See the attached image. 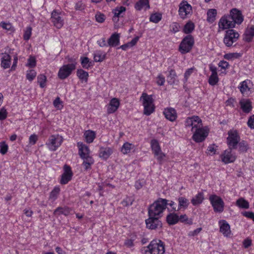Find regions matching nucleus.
Segmentation results:
<instances>
[{"label": "nucleus", "mask_w": 254, "mask_h": 254, "mask_svg": "<svg viewBox=\"0 0 254 254\" xmlns=\"http://www.w3.org/2000/svg\"><path fill=\"white\" fill-rule=\"evenodd\" d=\"M179 205L177 209L180 210L182 209H186L190 204L189 200L183 196L179 197L178 198Z\"/></svg>", "instance_id": "nucleus-25"}, {"label": "nucleus", "mask_w": 254, "mask_h": 254, "mask_svg": "<svg viewBox=\"0 0 254 254\" xmlns=\"http://www.w3.org/2000/svg\"><path fill=\"white\" fill-rule=\"evenodd\" d=\"M150 143L153 154L161 151L159 142L156 139H152Z\"/></svg>", "instance_id": "nucleus-43"}, {"label": "nucleus", "mask_w": 254, "mask_h": 254, "mask_svg": "<svg viewBox=\"0 0 254 254\" xmlns=\"http://www.w3.org/2000/svg\"><path fill=\"white\" fill-rule=\"evenodd\" d=\"M112 150L108 147H101L99 151V157L104 159H107L112 154Z\"/></svg>", "instance_id": "nucleus-30"}, {"label": "nucleus", "mask_w": 254, "mask_h": 254, "mask_svg": "<svg viewBox=\"0 0 254 254\" xmlns=\"http://www.w3.org/2000/svg\"><path fill=\"white\" fill-rule=\"evenodd\" d=\"M64 172L62 175L60 181V183L62 185L68 183L71 180L73 175L70 167L67 165H64Z\"/></svg>", "instance_id": "nucleus-15"}, {"label": "nucleus", "mask_w": 254, "mask_h": 254, "mask_svg": "<svg viewBox=\"0 0 254 254\" xmlns=\"http://www.w3.org/2000/svg\"><path fill=\"white\" fill-rule=\"evenodd\" d=\"M239 34L233 29H229L226 31L224 38V43L227 47L232 46L238 39Z\"/></svg>", "instance_id": "nucleus-7"}, {"label": "nucleus", "mask_w": 254, "mask_h": 254, "mask_svg": "<svg viewBox=\"0 0 254 254\" xmlns=\"http://www.w3.org/2000/svg\"><path fill=\"white\" fill-rule=\"evenodd\" d=\"M194 44V39L191 35L186 36L180 44L179 50L183 54L189 53L192 49Z\"/></svg>", "instance_id": "nucleus-4"}, {"label": "nucleus", "mask_w": 254, "mask_h": 254, "mask_svg": "<svg viewBox=\"0 0 254 254\" xmlns=\"http://www.w3.org/2000/svg\"><path fill=\"white\" fill-rule=\"evenodd\" d=\"M209 200L215 212H222L224 210V202L222 199L215 194L209 197Z\"/></svg>", "instance_id": "nucleus-5"}, {"label": "nucleus", "mask_w": 254, "mask_h": 254, "mask_svg": "<svg viewBox=\"0 0 254 254\" xmlns=\"http://www.w3.org/2000/svg\"><path fill=\"white\" fill-rule=\"evenodd\" d=\"M254 36V25H252L246 30L244 39L248 42H251Z\"/></svg>", "instance_id": "nucleus-26"}, {"label": "nucleus", "mask_w": 254, "mask_h": 254, "mask_svg": "<svg viewBox=\"0 0 254 254\" xmlns=\"http://www.w3.org/2000/svg\"><path fill=\"white\" fill-rule=\"evenodd\" d=\"M52 22L57 28H61L64 25V20L56 10H54L51 13Z\"/></svg>", "instance_id": "nucleus-16"}, {"label": "nucleus", "mask_w": 254, "mask_h": 254, "mask_svg": "<svg viewBox=\"0 0 254 254\" xmlns=\"http://www.w3.org/2000/svg\"><path fill=\"white\" fill-rule=\"evenodd\" d=\"M32 33V28L30 26L26 28L23 35V38L25 40H28L30 39Z\"/></svg>", "instance_id": "nucleus-58"}, {"label": "nucleus", "mask_w": 254, "mask_h": 254, "mask_svg": "<svg viewBox=\"0 0 254 254\" xmlns=\"http://www.w3.org/2000/svg\"><path fill=\"white\" fill-rule=\"evenodd\" d=\"M194 28V23L191 21L187 22L184 26L183 31L186 34H190L192 32Z\"/></svg>", "instance_id": "nucleus-44"}, {"label": "nucleus", "mask_w": 254, "mask_h": 254, "mask_svg": "<svg viewBox=\"0 0 254 254\" xmlns=\"http://www.w3.org/2000/svg\"><path fill=\"white\" fill-rule=\"evenodd\" d=\"M36 76V72L34 70H30L26 74V78L30 81H32Z\"/></svg>", "instance_id": "nucleus-56"}, {"label": "nucleus", "mask_w": 254, "mask_h": 254, "mask_svg": "<svg viewBox=\"0 0 254 254\" xmlns=\"http://www.w3.org/2000/svg\"><path fill=\"white\" fill-rule=\"evenodd\" d=\"M38 82L40 87L44 88L46 86L45 83L47 81V77L44 74H40L37 77Z\"/></svg>", "instance_id": "nucleus-50"}, {"label": "nucleus", "mask_w": 254, "mask_h": 254, "mask_svg": "<svg viewBox=\"0 0 254 254\" xmlns=\"http://www.w3.org/2000/svg\"><path fill=\"white\" fill-rule=\"evenodd\" d=\"M249 84H250V82L249 80L243 81L240 83L239 88L243 94H248L250 92V88L249 87Z\"/></svg>", "instance_id": "nucleus-28"}, {"label": "nucleus", "mask_w": 254, "mask_h": 254, "mask_svg": "<svg viewBox=\"0 0 254 254\" xmlns=\"http://www.w3.org/2000/svg\"><path fill=\"white\" fill-rule=\"evenodd\" d=\"M232 150L229 148L224 151L223 155H222V161L225 164L233 162L236 159V156L232 153Z\"/></svg>", "instance_id": "nucleus-17"}, {"label": "nucleus", "mask_w": 254, "mask_h": 254, "mask_svg": "<svg viewBox=\"0 0 254 254\" xmlns=\"http://www.w3.org/2000/svg\"><path fill=\"white\" fill-rule=\"evenodd\" d=\"M11 64V57L7 53L2 54V57L1 58V66L4 69L8 68Z\"/></svg>", "instance_id": "nucleus-23"}, {"label": "nucleus", "mask_w": 254, "mask_h": 254, "mask_svg": "<svg viewBox=\"0 0 254 254\" xmlns=\"http://www.w3.org/2000/svg\"><path fill=\"white\" fill-rule=\"evenodd\" d=\"M166 220L169 225H174L179 222V215L175 213H171L167 216Z\"/></svg>", "instance_id": "nucleus-27"}, {"label": "nucleus", "mask_w": 254, "mask_h": 254, "mask_svg": "<svg viewBox=\"0 0 254 254\" xmlns=\"http://www.w3.org/2000/svg\"><path fill=\"white\" fill-rule=\"evenodd\" d=\"M133 147V145L132 144L127 142L122 146L121 151L124 154H127L130 152Z\"/></svg>", "instance_id": "nucleus-45"}, {"label": "nucleus", "mask_w": 254, "mask_h": 254, "mask_svg": "<svg viewBox=\"0 0 254 254\" xmlns=\"http://www.w3.org/2000/svg\"><path fill=\"white\" fill-rule=\"evenodd\" d=\"M240 140V136L236 130H230L228 132L227 143L230 149H236Z\"/></svg>", "instance_id": "nucleus-8"}, {"label": "nucleus", "mask_w": 254, "mask_h": 254, "mask_svg": "<svg viewBox=\"0 0 254 254\" xmlns=\"http://www.w3.org/2000/svg\"><path fill=\"white\" fill-rule=\"evenodd\" d=\"M219 79L217 75H211L209 78L208 82L211 85H215L218 82Z\"/></svg>", "instance_id": "nucleus-53"}, {"label": "nucleus", "mask_w": 254, "mask_h": 254, "mask_svg": "<svg viewBox=\"0 0 254 254\" xmlns=\"http://www.w3.org/2000/svg\"><path fill=\"white\" fill-rule=\"evenodd\" d=\"M119 106L120 102L117 98H114L112 99L107 108L108 114H110L115 112L119 108Z\"/></svg>", "instance_id": "nucleus-20"}, {"label": "nucleus", "mask_w": 254, "mask_h": 254, "mask_svg": "<svg viewBox=\"0 0 254 254\" xmlns=\"http://www.w3.org/2000/svg\"><path fill=\"white\" fill-rule=\"evenodd\" d=\"M60 189L59 187H55L51 192L49 196V199L52 201H55L58 197L60 193Z\"/></svg>", "instance_id": "nucleus-46"}, {"label": "nucleus", "mask_w": 254, "mask_h": 254, "mask_svg": "<svg viewBox=\"0 0 254 254\" xmlns=\"http://www.w3.org/2000/svg\"><path fill=\"white\" fill-rule=\"evenodd\" d=\"M238 146L239 151L240 153L246 152L249 148L248 144L244 140L239 143Z\"/></svg>", "instance_id": "nucleus-49"}, {"label": "nucleus", "mask_w": 254, "mask_h": 254, "mask_svg": "<svg viewBox=\"0 0 254 254\" xmlns=\"http://www.w3.org/2000/svg\"><path fill=\"white\" fill-rule=\"evenodd\" d=\"M143 7H145L146 9L149 8L148 0H140L135 4V8L137 10H140Z\"/></svg>", "instance_id": "nucleus-31"}, {"label": "nucleus", "mask_w": 254, "mask_h": 254, "mask_svg": "<svg viewBox=\"0 0 254 254\" xmlns=\"http://www.w3.org/2000/svg\"><path fill=\"white\" fill-rule=\"evenodd\" d=\"M192 12V7L187 1H183L180 3L179 13L182 19L187 18L191 15Z\"/></svg>", "instance_id": "nucleus-10"}, {"label": "nucleus", "mask_w": 254, "mask_h": 254, "mask_svg": "<svg viewBox=\"0 0 254 254\" xmlns=\"http://www.w3.org/2000/svg\"><path fill=\"white\" fill-rule=\"evenodd\" d=\"M105 57L106 54L100 51H96L94 54V60L96 62H102Z\"/></svg>", "instance_id": "nucleus-39"}, {"label": "nucleus", "mask_w": 254, "mask_h": 254, "mask_svg": "<svg viewBox=\"0 0 254 254\" xmlns=\"http://www.w3.org/2000/svg\"><path fill=\"white\" fill-rule=\"evenodd\" d=\"M120 43V34L118 33L113 34L108 39V44L110 46H116Z\"/></svg>", "instance_id": "nucleus-24"}, {"label": "nucleus", "mask_w": 254, "mask_h": 254, "mask_svg": "<svg viewBox=\"0 0 254 254\" xmlns=\"http://www.w3.org/2000/svg\"><path fill=\"white\" fill-rule=\"evenodd\" d=\"M77 146L79 148V155L81 158L90 156V150L88 146L80 142L77 143Z\"/></svg>", "instance_id": "nucleus-21"}, {"label": "nucleus", "mask_w": 254, "mask_h": 254, "mask_svg": "<svg viewBox=\"0 0 254 254\" xmlns=\"http://www.w3.org/2000/svg\"><path fill=\"white\" fill-rule=\"evenodd\" d=\"M0 26L3 29L7 30V31H12L13 30V27L10 23H6L2 21L0 22Z\"/></svg>", "instance_id": "nucleus-54"}, {"label": "nucleus", "mask_w": 254, "mask_h": 254, "mask_svg": "<svg viewBox=\"0 0 254 254\" xmlns=\"http://www.w3.org/2000/svg\"><path fill=\"white\" fill-rule=\"evenodd\" d=\"M241 57V54L238 53H229L224 55V57L227 60H233L234 59H238Z\"/></svg>", "instance_id": "nucleus-52"}, {"label": "nucleus", "mask_w": 254, "mask_h": 254, "mask_svg": "<svg viewBox=\"0 0 254 254\" xmlns=\"http://www.w3.org/2000/svg\"><path fill=\"white\" fill-rule=\"evenodd\" d=\"M240 105L243 111L245 113H249L252 110V102L249 99L241 100Z\"/></svg>", "instance_id": "nucleus-22"}, {"label": "nucleus", "mask_w": 254, "mask_h": 254, "mask_svg": "<svg viewBox=\"0 0 254 254\" xmlns=\"http://www.w3.org/2000/svg\"><path fill=\"white\" fill-rule=\"evenodd\" d=\"M247 124L251 128L254 129V115L249 118Z\"/></svg>", "instance_id": "nucleus-64"}, {"label": "nucleus", "mask_w": 254, "mask_h": 254, "mask_svg": "<svg viewBox=\"0 0 254 254\" xmlns=\"http://www.w3.org/2000/svg\"><path fill=\"white\" fill-rule=\"evenodd\" d=\"M177 74L175 70L171 69L169 74L167 77V80L169 84L172 85L175 84L176 80Z\"/></svg>", "instance_id": "nucleus-38"}, {"label": "nucleus", "mask_w": 254, "mask_h": 254, "mask_svg": "<svg viewBox=\"0 0 254 254\" xmlns=\"http://www.w3.org/2000/svg\"><path fill=\"white\" fill-rule=\"evenodd\" d=\"M159 218V217L156 216H149L145 220L147 228L151 230L161 228L162 223Z\"/></svg>", "instance_id": "nucleus-12"}, {"label": "nucleus", "mask_w": 254, "mask_h": 254, "mask_svg": "<svg viewBox=\"0 0 254 254\" xmlns=\"http://www.w3.org/2000/svg\"><path fill=\"white\" fill-rule=\"evenodd\" d=\"M194 119L198 120V116H192L191 117H189L187 119L185 122V125L186 127H191L193 125V122Z\"/></svg>", "instance_id": "nucleus-57"}, {"label": "nucleus", "mask_w": 254, "mask_h": 254, "mask_svg": "<svg viewBox=\"0 0 254 254\" xmlns=\"http://www.w3.org/2000/svg\"><path fill=\"white\" fill-rule=\"evenodd\" d=\"M229 15L232 20L235 22V25H236V24H241L244 20V16L242 11L236 8L231 9Z\"/></svg>", "instance_id": "nucleus-13"}, {"label": "nucleus", "mask_w": 254, "mask_h": 254, "mask_svg": "<svg viewBox=\"0 0 254 254\" xmlns=\"http://www.w3.org/2000/svg\"><path fill=\"white\" fill-rule=\"evenodd\" d=\"M168 200L165 198H159L150 205L148 208L149 216H162L163 211L167 207Z\"/></svg>", "instance_id": "nucleus-1"}, {"label": "nucleus", "mask_w": 254, "mask_h": 254, "mask_svg": "<svg viewBox=\"0 0 254 254\" xmlns=\"http://www.w3.org/2000/svg\"><path fill=\"white\" fill-rule=\"evenodd\" d=\"M0 152L4 155L7 152L8 145L4 142H0Z\"/></svg>", "instance_id": "nucleus-59"}, {"label": "nucleus", "mask_w": 254, "mask_h": 254, "mask_svg": "<svg viewBox=\"0 0 254 254\" xmlns=\"http://www.w3.org/2000/svg\"><path fill=\"white\" fill-rule=\"evenodd\" d=\"M217 146H215V144L210 145L208 147L206 153L209 154H215L216 153Z\"/></svg>", "instance_id": "nucleus-60"}, {"label": "nucleus", "mask_w": 254, "mask_h": 254, "mask_svg": "<svg viewBox=\"0 0 254 254\" xmlns=\"http://www.w3.org/2000/svg\"><path fill=\"white\" fill-rule=\"evenodd\" d=\"M132 200L128 197L125 198L121 202L122 205L124 207L130 206L132 204Z\"/></svg>", "instance_id": "nucleus-63"}, {"label": "nucleus", "mask_w": 254, "mask_h": 254, "mask_svg": "<svg viewBox=\"0 0 254 254\" xmlns=\"http://www.w3.org/2000/svg\"><path fill=\"white\" fill-rule=\"evenodd\" d=\"M217 10L215 9H209L207 12V20L209 22H213L215 20Z\"/></svg>", "instance_id": "nucleus-40"}, {"label": "nucleus", "mask_w": 254, "mask_h": 254, "mask_svg": "<svg viewBox=\"0 0 254 254\" xmlns=\"http://www.w3.org/2000/svg\"><path fill=\"white\" fill-rule=\"evenodd\" d=\"M144 254H164L165 246L164 243L160 240H153L143 250Z\"/></svg>", "instance_id": "nucleus-2"}, {"label": "nucleus", "mask_w": 254, "mask_h": 254, "mask_svg": "<svg viewBox=\"0 0 254 254\" xmlns=\"http://www.w3.org/2000/svg\"><path fill=\"white\" fill-rule=\"evenodd\" d=\"M208 132L206 129L201 127L196 129L194 131L192 138L196 142L203 141L207 136Z\"/></svg>", "instance_id": "nucleus-14"}, {"label": "nucleus", "mask_w": 254, "mask_h": 254, "mask_svg": "<svg viewBox=\"0 0 254 254\" xmlns=\"http://www.w3.org/2000/svg\"><path fill=\"white\" fill-rule=\"evenodd\" d=\"M75 69V64H70L64 65L61 67L58 72V76L61 79L67 78L71 73L72 70Z\"/></svg>", "instance_id": "nucleus-9"}, {"label": "nucleus", "mask_w": 254, "mask_h": 254, "mask_svg": "<svg viewBox=\"0 0 254 254\" xmlns=\"http://www.w3.org/2000/svg\"><path fill=\"white\" fill-rule=\"evenodd\" d=\"M163 114L165 118L171 122L175 121L177 117L176 111L173 108H167L165 109Z\"/></svg>", "instance_id": "nucleus-19"}, {"label": "nucleus", "mask_w": 254, "mask_h": 254, "mask_svg": "<svg viewBox=\"0 0 254 254\" xmlns=\"http://www.w3.org/2000/svg\"><path fill=\"white\" fill-rule=\"evenodd\" d=\"M219 27L222 30L233 28L235 27V22L232 20L229 15H224L219 22Z\"/></svg>", "instance_id": "nucleus-11"}, {"label": "nucleus", "mask_w": 254, "mask_h": 254, "mask_svg": "<svg viewBox=\"0 0 254 254\" xmlns=\"http://www.w3.org/2000/svg\"><path fill=\"white\" fill-rule=\"evenodd\" d=\"M182 223H186L187 224H192L191 220H189L188 216L186 214L181 215L179 216V222Z\"/></svg>", "instance_id": "nucleus-55"}, {"label": "nucleus", "mask_w": 254, "mask_h": 254, "mask_svg": "<svg viewBox=\"0 0 254 254\" xmlns=\"http://www.w3.org/2000/svg\"><path fill=\"white\" fill-rule=\"evenodd\" d=\"M204 199L203 193L199 192L191 200V202L193 205H196L201 203Z\"/></svg>", "instance_id": "nucleus-34"}, {"label": "nucleus", "mask_w": 254, "mask_h": 254, "mask_svg": "<svg viewBox=\"0 0 254 254\" xmlns=\"http://www.w3.org/2000/svg\"><path fill=\"white\" fill-rule=\"evenodd\" d=\"M236 205L240 208L248 209L249 207V203L244 198H240L236 201Z\"/></svg>", "instance_id": "nucleus-41"}, {"label": "nucleus", "mask_w": 254, "mask_h": 254, "mask_svg": "<svg viewBox=\"0 0 254 254\" xmlns=\"http://www.w3.org/2000/svg\"><path fill=\"white\" fill-rule=\"evenodd\" d=\"M71 211V209L67 207H59L57 209H56L54 212V214H58L61 215L63 214L65 216L68 215L70 212Z\"/></svg>", "instance_id": "nucleus-29"}, {"label": "nucleus", "mask_w": 254, "mask_h": 254, "mask_svg": "<svg viewBox=\"0 0 254 254\" xmlns=\"http://www.w3.org/2000/svg\"><path fill=\"white\" fill-rule=\"evenodd\" d=\"M85 140L87 143H91L95 138V133L92 130H88L84 134Z\"/></svg>", "instance_id": "nucleus-37"}, {"label": "nucleus", "mask_w": 254, "mask_h": 254, "mask_svg": "<svg viewBox=\"0 0 254 254\" xmlns=\"http://www.w3.org/2000/svg\"><path fill=\"white\" fill-rule=\"evenodd\" d=\"M83 160L82 165L84 166L85 170L91 168V166L94 163V159L92 157L87 156L82 158Z\"/></svg>", "instance_id": "nucleus-32"}, {"label": "nucleus", "mask_w": 254, "mask_h": 254, "mask_svg": "<svg viewBox=\"0 0 254 254\" xmlns=\"http://www.w3.org/2000/svg\"><path fill=\"white\" fill-rule=\"evenodd\" d=\"M140 100L142 101L144 107V114L146 116L151 115L154 111L155 109L153 104L154 100L152 95H149L143 92L140 98Z\"/></svg>", "instance_id": "nucleus-3"}, {"label": "nucleus", "mask_w": 254, "mask_h": 254, "mask_svg": "<svg viewBox=\"0 0 254 254\" xmlns=\"http://www.w3.org/2000/svg\"><path fill=\"white\" fill-rule=\"evenodd\" d=\"M154 157L157 160L159 164H162L164 160L166 155L161 151L154 154Z\"/></svg>", "instance_id": "nucleus-48"}, {"label": "nucleus", "mask_w": 254, "mask_h": 254, "mask_svg": "<svg viewBox=\"0 0 254 254\" xmlns=\"http://www.w3.org/2000/svg\"><path fill=\"white\" fill-rule=\"evenodd\" d=\"M191 130L193 131L195 129H198V128L202 127V123L201 120L198 117V120L194 119L193 122V125L191 126Z\"/></svg>", "instance_id": "nucleus-51"}, {"label": "nucleus", "mask_w": 254, "mask_h": 254, "mask_svg": "<svg viewBox=\"0 0 254 254\" xmlns=\"http://www.w3.org/2000/svg\"><path fill=\"white\" fill-rule=\"evenodd\" d=\"M96 20L99 23H103L105 20V16L104 14L98 13L95 15Z\"/></svg>", "instance_id": "nucleus-62"}, {"label": "nucleus", "mask_w": 254, "mask_h": 254, "mask_svg": "<svg viewBox=\"0 0 254 254\" xmlns=\"http://www.w3.org/2000/svg\"><path fill=\"white\" fill-rule=\"evenodd\" d=\"M63 138L59 134L52 135L50 136L48 142L46 143L50 150L55 151L62 144Z\"/></svg>", "instance_id": "nucleus-6"}, {"label": "nucleus", "mask_w": 254, "mask_h": 254, "mask_svg": "<svg viewBox=\"0 0 254 254\" xmlns=\"http://www.w3.org/2000/svg\"><path fill=\"white\" fill-rule=\"evenodd\" d=\"M80 61L81 65L83 68L88 69L90 67L93 66L92 62L90 61L89 59L86 57H81Z\"/></svg>", "instance_id": "nucleus-36"}, {"label": "nucleus", "mask_w": 254, "mask_h": 254, "mask_svg": "<svg viewBox=\"0 0 254 254\" xmlns=\"http://www.w3.org/2000/svg\"><path fill=\"white\" fill-rule=\"evenodd\" d=\"M126 10V8L123 6L117 7L116 8L113 9L112 12L114 15L117 17H123L125 12Z\"/></svg>", "instance_id": "nucleus-35"}, {"label": "nucleus", "mask_w": 254, "mask_h": 254, "mask_svg": "<svg viewBox=\"0 0 254 254\" xmlns=\"http://www.w3.org/2000/svg\"><path fill=\"white\" fill-rule=\"evenodd\" d=\"M76 74L80 80L85 82L87 81L89 76V74L87 72L84 71L83 69H78L76 71Z\"/></svg>", "instance_id": "nucleus-33"}, {"label": "nucleus", "mask_w": 254, "mask_h": 254, "mask_svg": "<svg viewBox=\"0 0 254 254\" xmlns=\"http://www.w3.org/2000/svg\"><path fill=\"white\" fill-rule=\"evenodd\" d=\"M162 19V14L159 13L152 14L149 18L151 22L155 23H158Z\"/></svg>", "instance_id": "nucleus-47"}, {"label": "nucleus", "mask_w": 254, "mask_h": 254, "mask_svg": "<svg viewBox=\"0 0 254 254\" xmlns=\"http://www.w3.org/2000/svg\"><path fill=\"white\" fill-rule=\"evenodd\" d=\"M195 68L194 67H191L190 68H189L186 71L185 75H184V82H186L188 81V78H189L190 76L192 74V73L194 70Z\"/></svg>", "instance_id": "nucleus-61"}, {"label": "nucleus", "mask_w": 254, "mask_h": 254, "mask_svg": "<svg viewBox=\"0 0 254 254\" xmlns=\"http://www.w3.org/2000/svg\"><path fill=\"white\" fill-rule=\"evenodd\" d=\"M150 143L153 154L161 151L159 142L156 139H152Z\"/></svg>", "instance_id": "nucleus-42"}, {"label": "nucleus", "mask_w": 254, "mask_h": 254, "mask_svg": "<svg viewBox=\"0 0 254 254\" xmlns=\"http://www.w3.org/2000/svg\"><path fill=\"white\" fill-rule=\"evenodd\" d=\"M220 226V232L222 233L224 236L230 237L231 231L230 226L227 222L225 220H221L219 221Z\"/></svg>", "instance_id": "nucleus-18"}]
</instances>
